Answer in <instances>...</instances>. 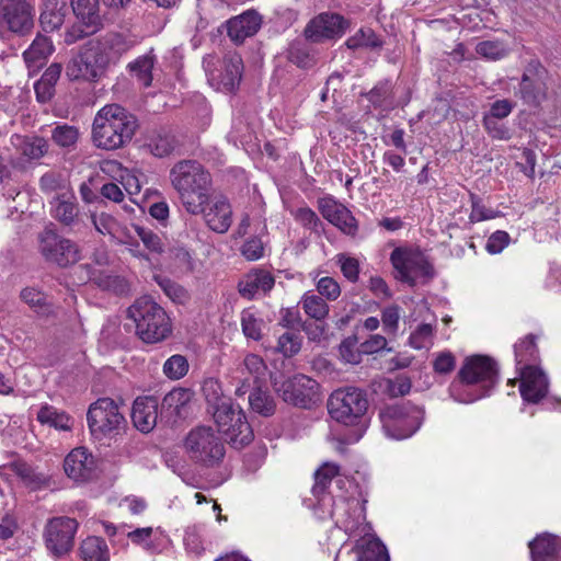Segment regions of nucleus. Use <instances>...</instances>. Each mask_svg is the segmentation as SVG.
<instances>
[{"label": "nucleus", "mask_w": 561, "mask_h": 561, "mask_svg": "<svg viewBox=\"0 0 561 561\" xmlns=\"http://www.w3.org/2000/svg\"><path fill=\"white\" fill-rule=\"evenodd\" d=\"M136 45L135 38L116 32L93 37L85 42L66 66L70 81L98 82L105 76L111 64Z\"/></svg>", "instance_id": "obj_1"}, {"label": "nucleus", "mask_w": 561, "mask_h": 561, "mask_svg": "<svg viewBox=\"0 0 561 561\" xmlns=\"http://www.w3.org/2000/svg\"><path fill=\"white\" fill-rule=\"evenodd\" d=\"M170 179L186 211L201 215L209 204L213 190L208 170L196 160H182L171 169Z\"/></svg>", "instance_id": "obj_2"}, {"label": "nucleus", "mask_w": 561, "mask_h": 561, "mask_svg": "<svg viewBox=\"0 0 561 561\" xmlns=\"http://www.w3.org/2000/svg\"><path fill=\"white\" fill-rule=\"evenodd\" d=\"M137 128L135 115L119 104H107L94 117L92 141L98 148L115 150L129 142Z\"/></svg>", "instance_id": "obj_3"}, {"label": "nucleus", "mask_w": 561, "mask_h": 561, "mask_svg": "<svg viewBox=\"0 0 561 561\" xmlns=\"http://www.w3.org/2000/svg\"><path fill=\"white\" fill-rule=\"evenodd\" d=\"M368 399L364 390L356 387L340 388L331 393L327 408L336 422L353 427L350 442L359 440L367 426Z\"/></svg>", "instance_id": "obj_4"}, {"label": "nucleus", "mask_w": 561, "mask_h": 561, "mask_svg": "<svg viewBox=\"0 0 561 561\" xmlns=\"http://www.w3.org/2000/svg\"><path fill=\"white\" fill-rule=\"evenodd\" d=\"M460 381L467 386L480 385L478 393L463 392L451 397L460 403H471L478 399L486 397L499 379V368L491 357L484 355H474L466 358L462 367L458 371Z\"/></svg>", "instance_id": "obj_5"}, {"label": "nucleus", "mask_w": 561, "mask_h": 561, "mask_svg": "<svg viewBox=\"0 0 561 561\" xmlns=\"http://www.w3.org/2000/svg\"><path fill=\"white\" fill-rule=\"evenodd\" d=\"M424 414L422 408L405 401L381 408L379 419L388 437L403 439L421 427Z\"/></svg>", "instance_id": "obj_6"}, {"label": "nucleus", "mask_w": 561, "mask_h": 561, "mask_svg": "<svg viewBox=\"0 0 561 561\" xmlns=\"http://www.w3.org/2000/svg\"><path fill=\"white\" fill-rule=\"evenodd\" d=\"M190 458L204 467L218 466L226 454L225 443L210 426H196L186 435L184 442Z\"/></svg>", "instance_id": "obj_7"}, {"label": "nucleus", "mask_w": 561, "mask_h": 561, "mask_svg": "<svg viewBox=\"0 0 561 561\" xmlns=\"http://www.w3.org/2000/svg\"><path fill=\"white\" fill-rule=\"evenodd\" d=\"M213 412V417L219 430L226 435L229 444L237 449L243 448L253 440V431L247 421L244 411L226 400Z\"/></svg>", "instance_id": "obj_8"}, {"label": "nucleus", "mask_w": 561, "mask_h": 561, "mask_svg": "<svg viewBox=\"0 0 561 561\" xmlns=\"http://www.w3.org/2000/svg\"><path fill=\"white\" fill-rule=\"evenodd\" d=\"M208 82L217 90L233 92L240 84L243 71L242 58L233 53L225 55L221 60L214 56L203 59Z\"/></svg>", "instance_id": "obj_9"}, {"label": "nucleus", "mask_w": 561, "mask_h": 561, "mask_svg": "<svg viewBox=\"0 0 561 561\" xmlns=\"http://www.w3.org/2000/svg\"><path fill=\"white\" fill-rule=\"evenodd\" d=\"M38 243L39 252L45 261L59 267H68L81 259L78 244L58 234L53 224L38 234Z\"/></svg>", "instance_id": "obj_10"}, {"label": "nucleus", "mask_w": 561, "mask_h": 561, "mask_svg": "<svg viewBox=\"0 0 561 561\" xmlns=\"http://www.w3.org/2000/svg\"><path fill=\"white\" fill-rule=\"evenodd\" d=\"M390 261L399 274L398 278L410 286L416 284V277L430 280L435 275L433 264L420 249L396 248Z\"/></svg>", "instance_id": "obj_11"}, {"label": "nucleus", "mask_w": 561, "mask_h": 561, "mask_svg": "<svg viewBox=\"0 0 561 561\" xmlns=\"http://www.w3.org/2000/svg\"><path fill=\"white\" fill-rule=\"evenodd\" d=\"M79 523L68 516H58L48 519L44 528V541L47 550L55 558L67 556L75 546V536Z\"/></svg>", "instance_id": "obj_12"}, {"label": "nucleus", "mask_w": 561, "mask_h": 561, "mask_svg": "<svg viewBox=\"0 0 561 561\" xmlns=\"http://www.w3.org/2000/svg\"><path fill=\"white\" fill-rule=\"evenodd\" d=\"M278 396L291 405L310 409L319 400V383L302 374L286 379L279 385L274 382Z\"/></svg>", "instance_id": "obj_13"}, {"label": "nucleus", "mask_w": 561, "mask_h": 561, "mask_svg": "<svg viewBox=\"0 0 561 561\" xmlns=\"http://www.w3.org/2000/svg\"><path fill=\"white\" fill-rule=\"evenodd\" d=\"M87 421L92 435L96 438L114 433L125 423L117 404L111 398H100L92 403L87 413Z\"/></svg>", "instance_id": "obj_14"}, {"label": "nucleus", "mask_w": 561, "mask_h": 561, "mask_svg": "<svg viewBox=\"0 0 561 561\" xmlns=\"http://www.w3.org/2000/svg\"><path fill=\"white\" fill-rule=\"evenodd\" d=\"M34 26V9L25 0L0 1V33L9 31L24 36Z\"/></svg>", "instance_id": "obj_15"}, {"label": "nucleus", "mask_w": 561, "mask_h": 561, "mask_svg": "<svg viewBox=\"0 0 561 561\" xmlns=\"http://www.w3.org/2000/svg\"><path fill=\"white\" fill-rule=\"evenodd\" d=\"M347 27L348 21L344 16L339 13L322 12L307 23L304 35L310 43L320 44L341 37Z\"/></svg>", "instance_id": "obj_16"}, {"label": "nucleus", "mask_w": 561, "mask_h": 561, "mask_svg": "<svg viewBox=\"0 0 561 561\" xmlns=\"http://www.w3.org/2000/svg\"><path fill=\"white\" fill-rule=\"evenodd\" d=\"M171 333V322L162 307L142 296V342L157 343Z\"/></svg>", "instance_id": "obj_17"}, {"label": "nucleus", "mask_w": 561, "mask_h": 561, "mask_svg": "<svg viewBox=\"0 0 561 561\" xmlns=\"http://www.w3.org/2000/svg\"><path fill=\"white\" fill-rule=\"evenodd\" d=\"M100 460L87 447L73 448L64 460L67 477L76 482H88L99 477Z\"/></svg>", "instance_id": "obj_18"}, {"label": "nucleus", "mask_w": 561, "mask_h": 561, "mask_svg": "<svg viewBox=\"0 0 561 561\" xmlns=\"http://www.w3.org/2000/svg\"><path fill=\"white\" fill-rule=\"evenodd\" d=\"M543 73L545 68L538 60H531L525 68L516 95L529 106H539L547 96Z\"/></svg>", "instance_id": "obj_19"}, {"label": "nucleus", "mask_w": 561, "mask_h": 561, "mask_svg": "<svg viewBox=\"0 0 561 561\" xmlns=\"http://www.w3.org/2000/svg\"><path fill=\"white\" fill-rule=\"evenodd\" d=\"M72 12L79 20L82 28L77 36L68 33L67 43H72L77 38L95 34L102 26V18L99 12V0H71Z\"/></svg>", "instance_id": "obj_20"}, {"label": "nucleus", "mask_w": 561, "mask_h": 561, "mask_svg": "<svg viewBox=\"0 0 561 561\" xmlns=\"http://www.w3.org/2000/svg\"><path fill=\"white\" fill-rule=\"evenodd\" d=\"M519 391L523 399L530 403H538L548 392V378L545 373L534 365L520 367Z\"/></svg>", "instance_id": "obj_21"}, {"label": "nucleus", "mask_w": 561, "mask_h": 561, "mask_svg": "<svg viewBox=\"0 0 561 561\" xmlns=\"http://www.w3.org/2000/svg\"><path fill=\"white\" fill-rule=\"evenodd\" d=\"M262 25V16L254 10H248L227 21V34L234 44H242L245 38L257 33Z\"/></svg>", "instance_id": "obj_22"}, {"label": "nucleus", "mask_w": 561, "mask_h": 561, "mask_svg": "<svg viewBox=\"0 0 561 561\" xmlns=\"http://www.w3.org/2000/svg\"><path fill=\"white\" fill-rule=\"evenodd\" d=\"M51 216L64 227L73 230L82 222L80 208L73 195L58 194L51 201Z\"/></svg>", "instance_id": "obj_23"}, {"label": "nucleus", "mask_w": 561, "mask_h": 561, "mask_svg": "<svg viewBox=\"0 0 561 561\" xmlns=\"http://www.w3.org/2000/svg\"><path fill=\"white\" fill-rule=\"evenodd\" d=\"M335 561H390L386 546L378 539L368 540L362 547L342 548Z\"/></svg>", "instance_id": "obj_24"}, {"label": "nucleus", "mask_w": 561, "mask_h": 561, "mask_svg": "<svg viewBox=\"0 0 561 561\" xmlns=\"http://www.w3.org/2000/svg\"><path fill=\"white\" fill-rule=\"evenodd\" d=\"M321 215L347 234H354L357 226L352 213L332 198H321L318 202Z\"/></svg>", "instance_id": "obj_25"}, {"label": "nucleus", "mask_w": 561, "mask_h": 561, "mask_svg": "<svg viewBox=\"0 0 561 561\" xmlns=\"http://www.w3.org/2000/svg\"><path fill=\"white\" fill-rule=\"evenodd\" d=\"M179 147L180 144L176 137L165 128L151 131L142 144V148L157 158L168 157L175 152Z\"/></svg>", "instance_id": "obj_26"}, {"label": "nucleus", "mask_w": 561, "mask_h": 561, "mask_svg": "<svg viewBox=\"0 0 561 561\" xmlns=\"http://www.w3.org/2000/svg\"><path fill=\"white\" fill-rule=\"evenodd\" d=\"M207 226L217 233H225L231 226V206L226 198L217 199L211 206L204 207V211L201 213Z\"/></svg>", "instance_id": "obj_27"}, {"label": "nucleus", "mask_w": 561, "mask_h": 561, "mask_svg": "<svg viewBox=\"0 0 561 561\" xmlns=\"http://www.w3.org/2000/svg\"><path fill=\"white\" fill-rule=\"evenodd\" d=\"M69 11L67 0H43L39 23L45 32L58 30Z\"/></svg>", "instance_id": "obj_28"}, {"label": "nucleus", "mask_w": 561, "mask_h": 561, "mask_svg": "<svg viewBox=\"0 0 561 561\" xmlns=\"http://www.w3.org/2000/svg\"><path fill=\"white\" fill-rule=\"evenodd\" d=\"M274 283L275 280L271 273L257 270L249 273L239 282L238 290L243 298L252 299L259 291H270Z\"/></svg>", "instance_id": "obj_29"}, {"label": "nucleus", "mask_w": 561, "mask_h": 561, "mask_svg": "<svg viewBox=\"0 0 561 561\" xmlns=\"http://www.w3.org/2000/svg\"><path fill=\"white\" fill-rule=\"evenodd\" d=\"M54 51L49 37L38 34L31 46L23 53L24 61L30 70L42 68Z\"/></svg>", "instance_id": "obj_30"}, {"label": "nucleus", "mask_w": 561, "mask_h": 561, "mask_svg": "<svg viewBox=\"0 0 561 561\" xmlns=\"http://www.w3.org/2000/svg\"><path fill=\"white\" fill-rule=\"evenodd\" d=\"M309 43L306 38L293 41L286 51L287 60L301 69L312 68L317 64V51Z\"/></svg>", "instance_id": "obj_31"}, {"label": "nucleus", "mask_w": 561, "mask_h": 561, "mask_svg": "<svg viewBox=\"0 0 561 561\" xmlns=\"http://www.w3.org/2000/svg\"><path fill=\"white\" fill-rule=\"evenodd\" d=\"M533 561H557L560 549L557 536L545 534L529 542Z\"/></svg>", "instance_id": "obj_32"}, {"label": "nucleus", "mask_w": 561, "mask_h": 561, "mask_svg": "<svg viewBox=\"0 0 561 561\" xmlns=\"http://www.w3.org/2000/svg\"><path fill=\"white\" fill-rule=\"evenodd\" d=\"M142 245L148 253H142V260L148 261L152 268H160L163 264L165 243L162 238L151 230L142 229Z\"/></svg>", "instance_id": "obj_33"}, {"label": "nucleus", "mask_w": 561, "mask_h": 561, "mask_svg": "<svg viewBox=\"0 0 561 561\" xmlns=\"http://www.w3.org/2000/svg\"><path fill=\"white\" fill-rule=\"evenodd\" d=\"M36 419L41 424L48 425L58 431H71L75 422L68 413L49 404L41 407Z\"/></svg>", "instance_id": "obj_34"}, {"label": "nucleus", "mask_w": 561, "mask_h": 561, "mask_svg": "<svg viewBox=\"0 0 561 561\" xmlns=\"http://www.w3.org/2000/svg\"><path fill=\"white\" fill-rule=\"evenodd\" d=\"M249 404L254 413L264 417L272 416L276 411V401L267 389L256 386L249 396Z\"/></svg>", "instance_id": "obj_35"}, {"label": "nucleus", "mask_w": 561, "mask_h": 561, "mask_svg": "<svg viewBox=\"0 0 561 561\" xmlns=\"http://www.w3.org/2000/svg\"><path fill=\"white\" fill-rule=\"evenodd\" d=\"M83 561H110V551L103 538L91 536L79 548Z\"/></svg>", "instance_id": "obj_36"}, {"label": "nucleus", "mask_w": 561, "mask_h": 561, "mask_svg": "<svg viewBox=\"0 0 561 561\" xmlns=\"http://www.w3.org/2000/svg\"><path fill=\"white\" fill-rule=\"evenodd\" d=\"M10 467L23 483L33 490L39 489L48 481L44 473L37 472L31 465L23 460H15Z\"/></svg>", "instance_id": "obj_37"}, {"label": "nucleus", "mask_w": 561, "mask_h": 561, "mask_svg": "<svg viewBox=\"0 0 561 561\" xmlns=\"http://www.w3.org/2000/svg\"><path fill=\"white\" fill-rule=\"evenodd\" d=\"M91 279L102 290H107L115 295H124L129 291L128 282L118 275L99 271L93 273Z\"/></svg>", "instance_id": "obj_38"}, {"label": "nucleus", "mask_w": 561, "mask_h": 561, "mask_svg": "<svg viewBox=\"0 0 561 561\" xmlns=\"http://www.w3.org/2000/svg\"><path fill=\"white\" fill-rule=\"evenodd\" d=\"M514 353L517 369L525 365H531L538 358V348L536 345V336L528 334L524 340L514 345Z\"/></svg>", "instance_id": "obj_39"}, {"label": "nucleus", "mask_w": 561, "mask_h": 561, "mask_svg": "<svg viewBox=\"0 0 561 561\" xmlns=\"http://www.w3.org/2000/svg\"><path fill=\"white\" fill-rule=\"evenodd\" d=\"M20 297L30 308L41 316H49L53 311L51 304L46 294L34 287L22 289Z\"/></svg>", "instance_id": "obj_40"}, {"label": "nucleus", "mask_w": 561, "mask_h": 561, "mask_svg": "<svg viewBox=\"0 0 561 561\" xmlns=\"http://www.w3.org/2000/svg\"><path fill=\"white\" fill-rule=\"evenodd\" d=\"M340 467L333 462L323 463L316 472H314V484L312 488V493L314 496L320 497L323 495L329 488L333 478L339 476Z\"/></svg>", "instance_id": "obj_41"}, {"label": "nucleus", "mask_w": 561, "mask_h": 561, "mask_svg": "<svg viewBox=\"0 0 561 561\" xmlns=\"http://www.w3.org/2000/svg\"><path fill=\"white\" fill-rule=\"evenodd\" d=\"M300 304L304 311L316 321H324L329 314V305L321 296L307 293Z\"/></svg>", "instance_id": "obj_42"}, {"label": "nucleus", "mask_w": 561, "mask_h": 561, "mask_svg": "<svg viewBox=\"0 0 561 561\" xmlns=\"http://www.w3.org/2000/svg\"><path fill=\"white\" fill-rule=\"evenodd\" d=\"M202 391L208 405V412H213L221 403H226V400H231L224 396L221 385L215 378H206L203 382Z\"/></svg>", "instance_id": "obj_43"}, {"label": "nucleus", "mask_w": 561, "mask_h": 561, "mask_svg": "<svg viewBox=\"0 0 561 561\" xmlns=\"http://www.w3.org/2000/svg\"><path fill=\"white\" fill-rule=\"evenodd\" d=\"M345 46L352 50L363 47L379 48L382 46V42L378 38L373 30L360 28L345 42Z\"/></svg>", "instance_id": "obj_44"}, {"label": "nucleus", "mask_w": 561, "mask_h": 561, "mask_svg": "<svg viewBox=\"0 0 561 561\" xmlns=\"http://www.w3.org/2000/svg\"><path fill=\"white\" fill-rule=\"evenodd\" d=\"M162 369L170 380H180L187 375L190 364L184 355L174 354L164 362Z\"/></svg>", "instance_id": "obj_45"}, {"label": "nucleus", "mask_w": 561, "mask_h": 561, "mask_svg": "<svg viewBox=\"0 0 561 561\" xmlns=\"http://www.w3.org/2000/svg\"><path fill=\"white\" fill-rule=\"evenodd\" d=\"M21 153L28 160H38L48 151V142L38 136L25 137L20 146Z\"/></svg>", "instance_id": "obj_46"}, {"label": "nucleus", "mask_w": 561, "mask_h": 561, "mask_svg": "<svg viewBox=\"0 0 561 561\" xmlns=\"http://www.w3.org/2000/svg\"><path fill=\"white\" fill-rule=\"evenodd\" d=\"M159 400L154 396L142 397V434L151 432L157 425Z\"/></svg>", "instance_id": "obj_47"}, {"label": "nucleus", "mask_w": 561, "mask_h": 561, "mask_svg": "<svg viewBox=\"0 0 561 561\" xmlns=\"http://www.w3.org/2000/svg\"><path fill=\"white\" fill-rule=\"evenodd\" d=\"M374 107H381L392 96V84L389 80L379 81L370 91L362 93Z\"/></svg>", "instance_id": "obj_48"}, {"label": "nucleus", "mask_w": 561, "mask_h": 561, "mask_svg": "<svg viewBox=\"0 0 561 561\" xmlns=\"http://www.w3.org/2000/svg\"><path fill=\"white\" fill-rule=\"evenodd\" d=\"M476 51L486 59L499 60L507 56L508 48L501 41H483L477 44Z\"/></svg>", "instance_id": "obj_49"}, {"label": "nucleus", "mask_w": 561, "mask_h": 561, "mask_svg": "<svg viewBox=\"0 0 561 561\" xmlns=\"http://www.w3.org/2000/svg\"><path fill=\"white\" fill-rule=\"evenodd\" d=\"M79 138V130L75 126L58 125L51 131V139L56 145L64 148L72 147L77 144Z\"/></svg>", "instance_id": "obj_50"}, {"label": "nucleus", "mask_w": 561, "mask_h": 561, "mask_svg": "<svg viewBox=\"0 0 561 561\" xmlns=\"http://www.w3.org/2000/svg\"><path fill=\"white\" fill-rule=\"evenodd\" d=\"M193 391L187 388H174L164 397V403L174 409L176 415H181L183 409L191 402Z\"/></svg>", "instance_id": "obj_51"}, {"label": "nucleus", "mask_w": 561, "mask_h": 561, "mask_svg": "<svg viewBox=\"0 0 561 561\" xmlns=\"http://www.w3.org/2000/svg\"><path fill=\"white\" fill-rule=\"evenodd\" d=\"M152 51L151 48L149 53L142 56V87H149L153 81L159 82L162 77V70L156 66L157 58Z\"/></svg>", "instance_id": "obj_52"}, {"label": "nucleus", "mask_w": 561, "mask_h": 561, "mask_svg": "<svg viewBox=\"0 0 561 561\" xmlns=\"http://www.w3.org/2000/svg\"><path fill=\"white\" fill-rule=\"evenodd\" d=\"M264 322L257 319L250 310H243L241 313V327L244 335L254 341L262 337V327Z\"/></svg>", "instance_id": "obj_53"}, {"label": "nucleus", "mask_w": 561, "mask_h": 561, "mask_svg": "<svg viewBox=\"0 0 561 561\" xmlns=\"http://www.w3.org/2000/svg\"><path fill=\"white\" fill-rule=\"evenodd\" d=\"M101 525L104 529V533L114 540L116 537H128L134 542H140V528H136L133 531H129V526L126 523H122L119 525H115L111 522H101Z\"/></svg>", "instance_id": "obj_54"}, {"label": "nucleus", "mask_w": 561, "mask_h": 561, "mask_svg": "<svg viewBox=\"0 0 561 561\" xmlns=\"http://www.w3.org/2000/svg\"><path fill=\"white\" fill-rule=\"evenodd\" d=\"M104 179L99 174L90 176L79 187L80 196L87 204L100 201V185Z\"/></svg>", "instance_id": "obj_55"}, {"label": "nucleus", "mask_w": 561, "mask_h": 561, "mask_svg": "<svg viewBox=\"0 0 561 561\" xmlns=\"http://www.w3.org/2000/svg\"><path fill=\"white\" fill-rule=\"evenodd\" d=\"M140 237V226L137 224H131L130 228L124 227L119 230L117 239L121 243L127 245L129 252L138 257L140 255V251L138 249V238Z\"/></svg>", "instance_id": "obj_56"}, {"label": "nucleus", "mask_w": 561, "mask_h": 561, "mask_svg": "<svg viewBox=\"0 0 561 561\" xmlns=\"http://www.w3.org/2000/svg\"><path fill=\"white\" fill-rule=\"evenodd\" d=\"M301 348V339L296 333L285 332L278 337L276 350L285 357H293Z\"/></svg>", "instance_id": "obj_57"}, {"label": "nucleus", "mask_w": 561, "mask_h": 561, "mask_svg": "<svg viewBox=\"0 0 561 561\" xmlns=\"http://www.w3.org/2000/svg\"><path fill=\"white\" fill-rule=\"evenodd\" d=\"M171 257L176 267L184 273H192L194 271V260L191 252L184 247H174L170 251Z\"/></svg>", "instance_id": "obj_58"}, {"label": "nucleus", "mask_w": 561, "mask_h": 561, "mask_svg": "<svg viewBox=\"0 0 561 561\" xmlns=\"http://www.w3.org/2000/svg\"><path fill=\"white\" fill-rule=\"evenodd\" d=\"M153 278L162 288L164 294L173 301H181L185 297V289L170 278L163 277L161 275H153Z\"/></svg>", "instance_id": "obj_59"}, {"label": "nucleus", "mask_w": 561, "mask_h": 561, "mask_svg": "<svg viewBox=\"0 0 561 561\" xmlns=\"http://www.w3.org/2000/svg\"><path fill=\"white\" fill-rule=\"evenodd\" d=\"M400 319V307L397 305L389 306L382 310L381 321L383 331L387 334H394L398 331Z\"/></svg>", "instance_id": "obj_60"}, {"label": "nucleus", "mask_w": 561, "mask_h": 561, "mask_svg": "<svg viewBox=\"0 0 561 561\" xmlns=\"http://www.w3.org/2000/svg\"><path fill=\"white\" fill-rule=\"evenodd\" d=\"M317 290L321 297H325L328 300H335L341 295L339 283L330 276L322 277L318 280Z\"/></svg>", "instance_id": "obj_61"}, {"label": "nucleus", "mask_w": 561, "mask_h": 561, "mask_svg": "<svg viewBox=\"0 0 561 561\" xmlns=\"http://www.w3.org/2000/svg\"><path fill=\"white\" fill-rule=\"evenodd\" d=\"M432 335L433 327L428 323H422L411 333L409 344L415 350H421L425 347Z\"/></svg>", "instance_id": "obj_62"}, {"label": "nucleus", "mask_w": 561, "mask_h": 561, "mask_svg": "<svg viewBox=\"0 0 561 561\" xmlns=\"http://www.w3.org/2000/svg\"><path fill=\"white\" fill-rule=\"evenodd\" d=\"M483 126L492 138L501 140H508L511 138L510 129L492 116L483 117Z\"/></svg>", "instance_id": "obj_63"}, {"label": "nucleus", "mask_w": 561, "mask_h": 561, "mask_svg": "<svg viewBox=\"0 0 561 561\" xmlns=\"http://www.w3.org/2000/svg\"><path fill=\"white\" fill-rule=\"evenodd\" d=\"M510 240L506 231L497 230L489 237L485 249L491 254L501 253L508 245Z\"/></svg>", "instance_id": "obj_64"}]
</instances>
